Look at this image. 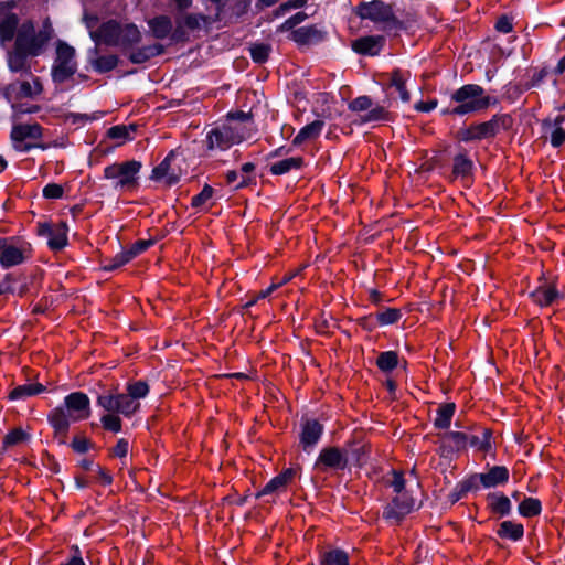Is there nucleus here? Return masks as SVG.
Segmentation results:
<instances>
[{
  "instance_id": "nucleus-26",
  "label": "nucleus",
  "mask_w": 565,
  "mask_h": 565,
  "mask_svg": "<svg viewBox=\"0 0 565 565\" xmlns=\"http://www.w3.org/2000/svg\"><path fill=\"white\" fill-rule=\"evenodd\" d=\"M148 25L150 28V31L153 35V38L158 40H163L173 30V24L171 21V18L164 14L157 15L148 21Z\"/></svg>"
},
{
  "instance_id": "nucleus-49",
  "label": "nucleus",
  "mask_w": 565,
  "mask_h": 565,
  "mask_svg": "<svg viewBox=\"0 0 565 565\" xmlns=\"http://www.w3.org/2000/svg\"><path fill=\"white\" fill-rule=\"evenodd\" d=\"M127 393L135 399L143 398L149 393V385L145 381H137L127 385Z\"/></svg>"
},
{
  "instance_id": "nucleus-21",
  "label": "nucleus",
  "mask_w": 565,
  "mask_h": 565,
  "mask_svg": "<svg viewBox=\"0 0 565 565\" xmlns=\"http://www.w3.org/2000/svg\"><path fill=\"white\" fill-rule=\"evenodd\" d=\"M324 36L326 32L318 29L316 25H309L292 30L289 39L298 45H309L323 41Z\"/></svg>"
},
{
  "instance_id": "nucleus-61",
  "label": "nucleus",
  "mask_w": 565,
  "mask_h": 565,
  "mask_svg": "<svg viewBox=\"0 0 565 565\" xmlns=\"http://www.w3.org/2000/svg\"><path fill=\"white\" fill-rule=\"evenodd\" d=\"M565 142V129L563 127H554L551 132V145L554 148H559Z\"/></svg>"
},
{
  "instance_id": "nucleus-15",
  "label": "nucleus",
  "mask_w": 565,
  "mask_h": 565,
  "mask_svg": "<svg viewBox=\"0 0 565 565\" xmlns=\"http://www.w3.org/2000/svg\"><path fill=\"white\" fill-rule=\"evenodd\" d=\"M33 77V84H31L28 81L22 82H14L9 84L4 88V94L7 97L14 96L15 99H23V98H33L38 95H40L43 90L42 83L39 77Z\"/></svg>"
},
{
  "instance_id": "nucleus-3",
  "label": "nucleus",
  "mask_w": 565,
  "mask_h": 565,
  "mask_svg": "<svg viewBox=\"0 0 565 565\" xmlns=\"http://www.w3.org/2000/svg\"><path fill=\"white\" fill-rule=\"evenodd\" d=\"M450 102L455 103V106L443 109L441 115L465 116L477 114L498 104V99L487 95L483 87L478 84L462 85L451 93Z\"/></svg>"
},
{
  "instance_id": "nucleus-14",
  "label": "nucleus",
  "mask_w": 565,
  "mask_h": 565,
  "mask_svg": "<svg viewBox=\"0 0 565 565\" xmlns=\"http://www.w3.org/2000/svg\"><path fill=\"white\" fill-rule=\"evenodd\" d=\"M468 434L462 431H447L440 435V445L438 454L440 457L449 458L455 452H460L467 448Z\"/></svg>"
},
{
  "instance_id": "nucleus-45",
  "label": "nucleus",
  "mask_w": 565,
  "mask_h": 565,
  "mask_svg": "<svg viewBox=\"0 0 565 565\" xmlns=\"http://www.w3.org/2000/svg\"><path fill=\"white\" fill-rule=\"evenodd\" d=\"M129 262H131V258L129 257V255L127 254L126 250H122V252L118 253L117 255H115L109 260H107V263H105L103 265V270L114 271V270L122 267L124 265L128 264Z\"/></svg>"
},
{
  "instance_id": "nucleus-44",
  "label": "nucleus",
  "mask_w": 565,
  "mask_h": 565,
  "mask_svg": "<svg viewBox=\"0 0 565 565\" xmlns=\"http://www.w3.org/2000/svg\"><path fill=\"white\" fill-rule=\"evenodd\" d=\"M249 51L252 60L257 64H263L267 62L271 47L269 44L257 43L252 45Z\"/></svg>"
},
{
  "instance_id": "nucleus-23",
  "label": "nucleus",
  "mask_w": 565,
  "mask_h": 565,
  "mask_svg": "<svg viewBox=\"0 0 565 565\" xmlns=\"http://www.w3.org/2000/svg\"><path fill=\"white\" fill-rule=\"evenodd\" d=\"M24 262L23 252L4 238L0 239V264L3 268H10Z\"/></svg>"
},
{
  "instance_id": "nucleus-17",
  "label": "nucleus",
  "mask_w": 565,
  "mask_h": 565,
  "mask_svg": "<svg viewBox=\"0 0 565 565\" xmlns=\"http://www.w3.org/2000/svg\"><path fill=\"white\" fill-rule=\"evenodd\" d=\"M385 36L365 35L352 42V50L360 55L376 56L385 46Z\"/></svg>"
},
{
  "instance_id": "nucleus-51",
  "label": "nucleus",
  "mask_w": 565,
  "mask_h": 565,
  "mask_svg": "<svg viewBox=\"0 0 565 565\" xmlns=\"http://www.w3.org/2000/svg\"><path fill=\"white\" fill-rule=\"evenodd\" d=\"M214 189L211 185L205 184L202 191L192 198L191 206L193 209L202 207L210 199H212Z\"/></svg>"
},
{
  "instance_id": "nucleus-57",
  "label": "nucleus",
  "mask_w": 565,
  "mask_h": 565,
  "mask_svg": "<svg viewBox=\"0 0 565 565\" xmlns=\"http://www.w3.org/2000/svg\"><path fill=\"white\" fill-rule=\"evenodd\" d=\"M308 18L307 13L300 11L288 18L280 26V31H292L295 26L302 23Z\"/></svg>"
},
{
  "instance_id": "nucleus-55",
  "label": "nucleus",
  "mask_w": 565,
  "mask_h": 565,
  "mask_svg": "<svg viewBox=\"0 0 565 565\" xmlns=\"http://www.w3.org/2000/svg\"><path fill=\"white\" fill-rule=\"evenodd\" d=\"M98 406L110 413H117L118 408V394H106L97 397Z\"/></svg>"
},
{
  "instance_id": "nucleus-24",
  "label": "nucleus",
  "mask_w": 565,
  "mask_h": 565,
  "mask_svg": "<svg viewBox=\"0 0 565 565\" xmlns=\"http://www.w3.org/2000/svg\"><path fill=\"white\" fill-rule=\"evenodd\" d=\"M164 53V46L160 43H154L151 45H145L132 50L128 54V60L132 64H143L150 61L152 57L159 56Z\"/></svg>"
},
{
  "instance_id": "nucleus-48",
  "label": "nucleus",
  "mask_w": 565,
  "mask_h": 565,
  "mask_svg": "<svg viewBox=\"0 0 565 565\" xmlns=\"http://www.w3.org/2000/svg\"><path fill=\"white\" fill-rule=\"evenodd\" d=\"M390 119H391L390 111H387L383 106H376L374 108H370L369 113H366L362 117L363 122L390 120Z\"/></svg>"
},
{
  "instance_id": "nucleus-9",
  "label": "nucleus",
  "mask_w": 565,
  "mask_h": 565,
  "mask_svg": "<svg viewBox=\"0 0 565 565\" xmlns=\"http://www.w3.org/2000/svg\"><path fill=\"white\" fill-rule=\"evenodd\" d=\"M67 232L68 226L64 221L57 223H38V235L45 237L49 248L55 253L62 250L67 245Z\"/></svg>"
},
{
  "instance_id": "nucleus-19",
  "label": "nucleus",
  "mask_w": 565,
  "mask_h": 565,
  "mask_svg": "<svg viewBox=\"0 0 565 565\" xmlns=\"http://www.w3.org/2000/svg\"><path fill=\"white\" fill-rule=\"evenodd\" d=\"M175 154V151L171 150L167 157L152 169L150 178L154 181H160L166 178V184L169 186L177 184L180 181V174L171 169V162Z\"/></svg>"
},
{
  "instance_id": "nucleus-64",
  "label": "nucleus",
  "mask_w": 565,
  "mask_h": 565,
  "mask_svg": "<svg viewBox=\"0 0 565 565\" xmlns=\"http://www.w3.org/2000/svg\"><path fill=\"white\" fill-rule=\"evenodd\" d=\"M315 328L319 334L328 335L331 333L329 320L324 317L323 313H321L320 317L315 320Z\"/></svg>"
},
{
  "instance_id": "nucleus-59",
  "label": "nucleus",
  "mask_w": 565,
  "mask_h": 565,
  "mask_svg": "<svg viewBox=\"0 0 565 565\" xmlns=\"http://www.w3.org/2000/svg\"><path fill=\"white\" fill-rule=\"evenodd\" d=\"M64 194V189L61 184L49 183L43 189V196L45 199L57 200Z\"/></svg>"
},
{
  "instance_id": "nucleus-34",
  "label": "nucleus",
  "mask_w": 565,
  "mask_h": 565,
  "mask_svg": "<svg viewBox=\"0 0 565 565\" xmlns=\"http://www.w3.org/2000/svg\"><path fill=\"white\" fill-rule=\"evenodd\" d=\"M46 387L41 383H29L15 386L9 394L11 401L23 399L43 393Z\"/></svg>"
},
{
  "instance_id": "nucleus-27",
  "label": "nucleus",
  "mask_w": 565,
  "mask_h": 565,
  "mask_svg": "<svg viewBox=\"0 0 565 565\" xmlns=\"http://www.w3.org/2000/svg\"><path fill=\"white\" fill-rule=\"evenodd\" d=\"M19 28V18L15 13H8L2 18L0 21V43L4 44L13 39L15 40Z\"/></svg>"
},
{
  "instance_id": "nucleus-37",
  "label": "nucleus",
  "mask_w": 565,
  "mask_h": 565,
  "mask_svg": "<svg viewBox=\"0 0 565 565\" xmlns=\"http://www.w3.org/2000/svg\"><path fill=\"white\" fill-rule=\"evenodd\" d=\"M119 58L115 54L97 56L90 61L93 68L99 73L105 74L117 67Z\"/></svg>"
},
{
  "instance_id": "nucleus-38",
  "label": "nucleus",
  "mask_w": 565,
  "mask_h": 565,
  "mask_svg": "<svg viewBox=\"0 0 565 565\" xmlns=\"http://www.w3.org/2000/svg\"><path fill=\"white\" fill-rule=\"evenodd\" d=\"M481 435H482L481 437H479L477 435H468V444L471 447H475L478 450L487 454L492 448V445H491L492 430L490 428H482Z\"/></svg>"
},
{
  "instance_id": "nucleus-52",
  "label": "nucleus",
  "mask_w": 565,
  "mask_h": 565,
  "mask_svg": "<svg viewBox=\"0 0 565 565\" xmlns=\"http://www.w3.org/2000/svg\"><path fill=\"white\" fill-rule=\"evenodd\" d=\"M154 239H138L128 249H125L131 260L154 245Z\"/></svg>"
},
{
  "instance_id": "nucleus-6",
  "label": "nucleus",
  "mask_w": 565,
  "mask_h": 565,
  "mask_svg": "<svg viewBox=\"0 0 565 565\" xmlns=\"http://www.w3.org/2000/svg\"><path fill=\"white\" fill-rule=\"evenodd\" d=\"M356 13L363 20L382 23L383 26L381 29L387 33L405 29L404 22L395 15L392 4H387L382 0L360 3Z\"/></svg>"
},
{
  "instance_id": "nucleus-16",
  "label": "nucleus",
  "mask_w": 565,
  "mask_h": 565,
  "mask_svg": "<svg viewBox=\"0 0 565 565\" xmlns=\"http://www.w3.org/2000/svg\"><path fill=\"white\" fill-rule=\"evenodd\" d=\"M343 452L347 454L348 461L351 458L355 466L363 467L369 461L371 446L362 438L352 437L345 441Z\"/></svg>"
},
{
  "instance_id": "nucleus-54",
  "label": "nucleus",
  "mask_w": 565,
  "mask_h": 565,
  "mask_svg": "<svg viewBox=\"0 0 565 565\" xmlns=\"http://www.w3.org/2000/svg\"><path fill=\"white\" fill-rule=\"evenodd\" d=\"M207 17L202 13H189L183 18V25L190 31L199 30L201 22H207Z\"/></svg>"
},
{
  "instance_id": "nucleus-30",
  "label": "nucleus",
  "mask_w": 565,
  "mask_h": 565,
  "mask_svg": "<svg viewBox=\"0 0 565 565\" xmlns=\"http://www.w3.org/2000/svg\"><path fill=\"white\" fill-rule=\"evenodd\" d=\"M319 565H350V557L344 550L335 547L319 554Z\"/></svg>"
},
{
  "instance_id": "nucleus-13",
  "label": "nucleus",
  "mask_w": 565,
  "mask_h": 565,
  "mask_svg": "<svg viewBox=\"0 0 565 565\" xmlns=\"http://www.w3.org/2000/svg\"><path fill=\"white\" fill-rule=\"evenodd\" d=\"M241 141L242 137L230 125L212 128L206 136V147L209 150H226Z\"/></svg>"
},
{
  "instance_id": "nucleus-33",
  "label": "nucleus",
  "mask_w": 565,
  "mask_h": 565,
  "mask_svg": "<svg viewBox=\"0 0 565 565\" xmlns=\"http://www.w3.org/2000/svg\"><path fill=\"white\" fill-rule=\"evenodd\" d=\"M406 81L407 76L399 68H394L390 74L388 87H394L404 103H408L411 99V94L406 88Z\"/></svg>"
},
{
  "instance_id": "nucleus-8",
  "label": "nucleus",
  "mask_w": 565,
  "mask_h": 565,
  "mask_svg": "<svg viewBox=\"0 0 565 565\" xmlns=\"http://www.w3.org/2000/svg\"><path fill=\"white\" fill-rule=\"evenodd\" d=\"M77 71L75 61V49L68 43L58 40L56 43V57L52 66V81L55 84H63Z\"/></svg>"
},
{
  "instance_id": "nucleus-35",
  "label": "nucleus",
  "mask_w": 565,
  "mask_h": 565,
  "mask_svg": "<svg viewBox=\"0 0 565 565\" xmlns=\"http://www.w3.org/2000/svg\"><path fill=\"white\" fill-rule=\"evenodd\" d=\"M456 411L455 403H444L437 409L434 426L438 429H448Z\"/></svg>"
},
{
  "instance_id": "nucleus-43",
  "label": "nucleus",
  "mask_w": 565,
  "mask_h": 565,
  "mask_svg": "<svg viewBox=\"0 0 565 565\" xmlns=\"http://www.w3.org/2000/svg\"><path fill=\"white\" fill-rule=\"evenodd\" d=\"M391 475H392V479L385 481L386 486L391 487L395 494L408 493L405 490V488H406V480L404 478L403 471L393 469L391 471Z\"/></svg>"
},
{
  "instance_id": "nucleus-46",
  "label": "nucleus",
  "mask_w": 565,
  "mask_h": 565,
  "mask_svg": "<svg viewBox=\"0 0 565 565\" xmlns=\"http://www.w3.org/2000/svg\"><path fill=\"white\" fill-rule=\"evenodd\" d=\"M71 447L77 454H85L90 449H95L96 445L89 438L83 435H76L73 437Z\"/></svg>"
},
{
  "instance_id": "nucleus-40",
  "label": "nucleus",
  "mask_w": 565,
  "mask_h": 565,
  "mask_svg": "<svg viewBox=\"0 0 565 565\" xmlns=\"http://www.w3.org/2000/svg\"><path fill=\"white\" fill-rule=\"evenodd\" d=\"M140 407V403L132 398L128 393L118 394V408L117 413L126 417L134 415Z\"/></svg>"
},
{
  "instance_id": "nucleus-2",
  "label": "nucleus",
  "mask_w": 565,
  "mask_h": 565,
  "mask_svg": "<svg viewBox=\"0 0 565 565\" xmlns=\"http://www.w3.org/2000/svg\"><path fill=\"white\" fill-rule=\"evenodd\" d=\"M90 416V401L83 392H73L64 397V405L53 408L47 414V422L53 428V436L58 444H66L71 423L85 420Z\"/></svg>"
},
{
  "instance_id": "nucleus-28",
  "label": "nucleus",
  "mask_w": 565,
  "mask_h": 565,
  "mask_svg": "<svg viewBox=\"0 0 565 565\" xmlns=\"http://www.w3.org/2000/svg\"><path fill=\"white\" fill-rule=\"evenodd\" d=\"M488 508L494 514H498L500 518L507 516L511 513V501L510 499L501 493H489L487 495Z\"/></svg>"
},
{
  "instance_id": "nucleus-5",
  "label": "nucleus",
  "mask_w": 565,
  "mask_h": 565,
  "mask_svg": "<svg viewBox=\"0 0 565 565\" xmlns=\"http://www.w3.org/2000/svg\"><path fill=\"white\" fill-rule=\"evenodd\" d=\"M514 119L510 114H495L489 120L472 122L467 127L460 128L456 132V139L460 142H477L481 140L494 139L503 130L512 129Z\"/></svg>"
},
{
  "instance_id": "nucleus-39",
  "label": "nucleus",
  "mask_w": 565,
  "mask_h": 565,
  "mask_svg": "<svg viewBox=\"0 0 565 565\" xmlns=\"http://www.w3.org/2000/svg\"><path fill=\"white\" fill-rule=\"evenodd\" d=\"M541 512L542 503L536 498H524L519 504V513L524 518L537 516L541 514Z\"/></svg>"
},
{
  "instance_id": "nucleus-1",
  "label": "nucleus",
  "mask_w": 565,
  "mask_h": 565,
  "mask_svg": "<svg viewBox=\"0 0 565 565\" xmlns=\"http://www.w3.org/2000/svg\"><path fill=\"white\" fill-rule=\"evenodd\" d=\"M53 33L49 19L39 31L35 30L33 21H24L18 30L12 50L8 51L9 70L13 73L22 72L32 75L28 60L44 52L47 43L53 38Z\"/></svg>"
},
{
  "instance_id": "nucleus-20",
  "label": "nucleus",
  "mask_w": 565,
  "mask_h": 565,
  "mask_svg": "<svg viewBox=\"0 0 565 565\" xmlns=\"http://www.w3.org/2000/svg\"><path fill=\"white\" fill-rule=\"evenodd\" d=\"M530 297L540 307H550L561 299L562 295L555 284L545 281L532 291Z\"/></svg>"
},
{
  "instance_id": "nucleus-47",
  "label": "nucleus",
  "mask_w": 565,
  "mask_h": 565,
  "mask_svg": "<svg viewBox=\"0 0 565 565\" xmlns=\"http://www.w3.org/2000/svg\"><path fill=\"white\" fill-rule=\"evenodd\" d=\"M286 488L287 486L276 476L265 484V487L256 494V498L279 493L286 490Z\"/></svg>"
},
{
  "instance_id": "nucleus-7",
  "label": "nucleus",
  "mask_w": 565,
  "mask_h": 565,
  "mask_svg": "<svg viewBox=\"0 0 565 565\" xmlns=\"http://www.w3.org/2000/svg\"><path fill=\"white\" fill-rule=\"evenodd\" d=\"M142 164L138 160H128L120 163H113L104 169V178L116 180L115 188L121 191H131L138 186V174Z\"/></svg>"
},
{
  "instance_id": "nucleus-18",
  "label": "nucleus",
  "mask_w": 565,
  "mask_h": 565,
  "mask_svg": "<svg viewBox=\"0 0 565 565\" xmlns=\"http://www.w3.org/2000/svg\"><path fill=\"white\" fill-rule=\"evenodd\" d=\"M323 434V425L318 419H306L301 424L299 436L300 445L305 451L316 446Z\"/></svg>"
},
{
  "instance_id": "nucleus-60",
  "label": "nucleus",
  "mask_w": 565,
  "mask_h": 565,
  "mask_svg": "<svg viewBox=\"0 0 565 565\" xmlns=\"http://www.w3.org/2000/svg\"><path fill=\"white\" fill-rule=\"evenodd\" d=\"M129 450L128 440L121 438L117 441V444L110 449V455L117 458H125Z\"/></svg>"
},
{
  "instance_id": "nucleus-42",
  "label": "nucleus",
  "mask_w": 565,
  "mask_h": 565,
  "mask_svg": "<svg viewBox=\"0 0 565 565\" xmlns=\"http://www.w3.org/2000/svg\"><path fill=\"white\" fill-rule=\"evenodd\" d=\"M402 318V312L397 308H385L376 313V320L379 324H393Z\"/></svg>"
},
{
  "instance_id": "nucleus-22",
  "label": "nucleus",
  "mask_w": 565,
  "mask_h": 565,
  "mask_svg": "<svg viewBox=\"0 0 565 565\" xmlns=\"http://www.w3.org/2000/svg\"><path fill=\"white\" fill-rule=\"evenodd\" d=\"M473 170L475 163L465 149L454 157L451 169L452 179L466 181L472 177Z\"/></svg>"
},
{
  "instance_id": "nucleus-50",
  "label": "nucleus",
  "mask_w": 565,
  "mask_h": 565,
  "mask_svg": "<svg viewBox=\"0 0 565 565\" xmlns=\"http://www.w3.org/2000/svg\"><path fill=\"white\" fill-rule=\"evenodd\" d=\"M100 422L103 428L111 433H119L122 428L120 417L115 414H106L102 416Z\"/></svg>"
},
{
  "instance_id": "nucleus-62",
  "label": "nucleus",
  "mask_w": 565,
  "mask_h": 565,
  "mask_svg": "<svg viewBox=\"0 0 565 565\" xmlns=\"http://www.w3.org/2000/svg\"><path fill=\"white\" fill-rule=\"evenodd\" d=\"M17 281V278L13 274H7L2 281L0 282V296L4 294H12L14 292V288L12 286L13 282Z\"/></svg>"
},
{
  "instance_id": "nucleus-41",
  "label": "nucleus",
  "mask_w": 565,
  "mask_h": 565,
  "mask_svg": "<svg viewBox=\"0 0 565 565\" xmlns=\"http://www.w3.org/2000/svg\"><path fill=\"white\" fill-rule=\"evenodd\" d=\"M398 365V354L395 351L381 352L376 359V366L383 372H391Z\"/></svg>"
},
{
  "instance_id": "nucleus-63",
  "label": "nucleus",
  "mask_w": 565,
  "mask_h": 565,
  "mask_svg": "<svg viewBox=\"0 0 565 565\" xmlns=\"http://www.w3.org/2000/svg\"><path fill=\"white\" fill-rule=\"evenodd\" d=\"M495 30L501 33H510L513 30L512 20L507 15H501L494 25Z\"/></svg>"
},
{
  "instance_id": "nucleus-25",
  "label": "nucleus",
  "mask_w": 565,
  "mask_h": 565,
  "mask_svg": "<svg viewBox=\"0 0 565 565\" xmlns=\"http://www.w3.org/2000/svg\"><path fill=\"white\" fill-rule=\"evenodd\" d=\"M480 475L479 479L484 488H494L509 481V469L504 466H493L488 472Z\"/></svg>"
},
{
  "instance_id": "nucleus-31",
  "label": "nucleus",
  "mask_w": 565,
  "mask_h": 565,
  "mask_svg": "<svg viewBox=\"0 0 565 565\" xmlns=\"http://www.w3.org/2000/svg\"><path fill=\"white\" fill-rule=\"evenodd\" d=\"M303 166L305 160L302 157H291L273 163L269 171L274 175H282L291 170H300Z\"/></svg>"
},
{
  "instance_id": "nucleus-32",
  "label": "nucleus",
  "mask_w": 565,
  "mask_h": 565,
  "mask_svg": "<svg viewBox=\"0 0 565 565\" xmlns=\"http://www.w3.org/2000/svg\"><path fill=\"white\" fill-rule=\"evenodd\" d=\"M497 535L500 539H507L513 542H518L524 536V527L521 523L503 521L500 523L497 530Z\"/></svg>"
},
{
  "instance_id": "nucleus-36",
  "label": "nucleus",
  "mask_w": 565,
  "mask_h": 565,
  "mask_svg": "<svg viewBox=\"0 0 565 565\" xmlns=\"http://www.w3.org/2000/svg\"><path fill=\"white\" fill-rule=\"evenodd\" d=\"M137 130V126L136 125H129V126H126V125H116V126H113L110 127L108 130H107V137L109 139H114V140H118V143L117 146H121L124 145L126 141L128 140H131L132 137L130 135L131 131H136Z\"/></svg>"
},
{
  "instance_id": "nucleus-56",
  "label": "nucleus",
  "mask_w": 565,
  "mask_h": 565,
  "mask_svg": "<svg viewBox=\"0 0 565 565\" xmlns=\"http://www.w3.org/2000/svg\"><path fill=\"white\" fill-rule=\"evenodd\" d=\"M373 106V100L371 97L363 95L354 98L349 103V109L352 111H365Z\"/></svg>"
},
{
  "instance_id": "nucleus-53",
  "label": "nucleus",
  "mask_w": 565,
  "mask_h": 565,
  "mask_svg": "<svg viewBox=\"0 0 565 565\" xmlns=\"http://www.w3.org/2000/svg\"><path fill=\"white\" fill-rule=\"evenodd\" d=\"M28 439V434L21 428L10 430L3 438V446L10 447Z\"/></svg>"
},
{
  "instance_id": "nucleus-10",
  "label": "nucleus",
  "mask_w": 565,
  "mask_h": 565,
  "mask_svg": "<svg viewBox=\"0 0 565 565\" xmlns=\"http://www.w3.org/2000/svg\"><path fill=\"white\" fill-rule=\"evenodd\" d=\"M11 139L13 142V147L17 151L28 152L34 147H40L45 149L44 145H35V143H25L24 140L30 139H41L43 137V127L35 122L32 125L29 124H19L14 125L11 130Z\"/></svg>"
},
{
  "instance_id": "nucleus-11",
  "label": "nucleus",
  "mask_w": 565,
  "mask_h": 565,
  "mask_svg": "<svg viewBox=\"0 0 565 565\" xmlns=\"http://www.w3.org/2000/svg\"><path fill=\"white\" fill-rule=\"evenodd\" d=\"M414 498L409 493L395 494L384 507L383 519L398 525L414 509Z\"/></svg>"
},
{
  "instance_id": "nucleus-29",
  "label": "nucleus",
  "mask_w": 565,
  "mask_h": 565,
  "mask_svg": "<svg viewBox=\"0 0 565 565\" xmlns=\"http://www.w3.org/2000/svg\"><path fill=\"white\" fill-rule=\"evenodd\" d=\"M324 127L323 120H315L302 127L292 140L294 146H300L308 140L317 139Z\"/></svg>"
},
{
  "instance_id": "nucleus-58",
  "label": "nucleus",
  "mask_w": 565,
  "mask_h": 565,
  "mask_svg": "<svg viewBox=\"0 0 565 565\" xmlns=\"http://www.w3.org/2000/svg\"><path fill=\"white\" fill-rule=\"evenodd\" d=\"M480 477V473H475L471 475L469 478L460 481V490L463 491L466 494L470 491H477L479 489V486L481 484V480L479 479Z\"/></svg>"
},
{
  "instance_id": "nucleus-4",
  "label": "nucleus",
  "mask_w": 565,
  "mask_h": 565,
  "mask_svg": "<svg viewBox=\"0 0 565 565\" xmlns=\"http://www.w3.org/2000/svg\"><path fill=\"white\" fill-rule=\"evenodd\" d=\"M92 40L107 46H116L126 53L141 42L142 35L134 23L121 24L115 19L103 22L96 31L90 32Z\"/></svg>"
},
{
  "instance_id": "nucleus-12",
  "label": "nucleus",
  "mask_w": 565,
  "mask_h": 565,
  "mask_svg": "<svg viewBox=\"0 0 565 565\" xmlns=\"http://www.w3.org/2000/svg\"><path fill=\"white\" fill-rule=\"evenodd\" d=\"M348 467L347 454L343 448L328 446L320 450L313 468L319 472L339 471Z\"/></svg>"
}]
</instances>
